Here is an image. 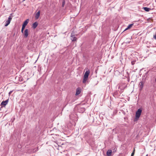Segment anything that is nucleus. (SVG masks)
I'll list each match as a JSON object with an SVG mask.
<instances>
[{"label": "nucleus", "mask_w": 156, "mask_h": 156, "mask_svg": "<svg viewBox=\"0 0 156 156\" xmlns=\"http://www.w3.org/2000/svg\"><path fill=\"white\" fill-rule=\"evenodd\" d=\"M133 25V23H132V24H131L129 25L128 27H127V29H130L132 27V26Z\"/></svg>", "instance_id": "obj_14"}, {"label": "nucleus", "mask_w": 156, "mask_h": 156, "mask_svg": "<svg viewBox=\"0 0 156 156\" xmlns=\"http://www.w3.org/2000/svg\"><path fill=\"white\" fill-rule=\"evenodd\" d=\"M143 9L145 11L147 12H148L151 9L150 8L147 7H143Z\"/></svg>", "instance_id": "obj_13"}, {"label": "nucleus", "mask_w": 156, "mask_h": 156, "mask_svg": "<svg viewBox=\"0 0 156 156\" xmlns=\"http://www.w3.org/2000/svg\"><path fill=\"white\" fill-rule=\"evenodd\" d=\"M12 91H11L9 92V95H10L12 94Z\"/></svg>", "instance_id": "obj_20"}, {"label": "nucleus", "mask_w": 156, "mask_h": 156, "mask_svg": "<svg viewBox=\"0 0 156 156\" xmlns=\"http://www.w3.org/2000/svg\"><path fill=\"white\" fill-rule=\"evenodd\" d=\"M155 81H156V78L155 79Z\"/></svg>", "instance_id": "obj_25"}, {"label": "nucleus", "mask_w": 156, "mask_h": 156, "mask_svg": "<svg viewBox=\"0 0 156 156\" xmlns=\"http://www.w3.org/2000/svg\"><path fill=\"white\" fill-rule=\"evenodd\" d=\"M153 37L156 40V34H155V35H154V37Z\"/></svg>", "instance_id": "obj_21"}, {"label": "nucleus", "mask_w": 156, "mask_h": 156, "mask_svg": "<svg viewBox=\"0 0 156 156\" xmlns=\"http://www.w3.org/2000/svg\"><path fill=\"white\" fill-rule=\"evenodd\" d=\"M12 15V14H10V15ZM12 18L11 16H9V17L8 18V20L5 21V26H7L9 24L12 20Z\"/></svg>", "instance_id": "obj_2"}, {"label": "nucleus", "mask_w": 156, "mask_h": 156, "mask_svg": "<svg viewBox=\"0 0 156 156\" xmlns=\"http://www.w3.org/2000/svg\"><path fill=\"white\" fill-rule=\"evenodd\" d=\"M29 30L27 29H26L23 33V35L25 37H27L28 35Z\"/></svg>", "instance_id": "obj_6"}, {"label": "nucleus", "mask_w": 156, "mask_h": 156, "mask_svg": "<svg viewBox=\"0 0 156 156\" xmlns=\"http://www.w3.org/2000/svg\"><path fill=\"white\" fill-rule=\"evenodd\" d=\"M142 110L141 108H139L136 111V113L135 117L136 119L137 120L140 118Z\"/></svg>", "instance_id": "obj_1"}, {"label": "nucleus", "mask_w": 156, "mask_h": 156, "mask_svg": "<svg viewBox=\"0 0 156 156\" xmlns=\"http://www.w3.org/2000/svg\"><path fill=\"white\" fill-rule=\"evenodd\" d=\"M128 29H127V27L124 30V31H126Z\"/></svg>", "instance_id": "obj_22"}, {"label": "nucleus", "mask_w": 156, "mask_h": 156, "mask_svg": "<svg viewBox=\"0 0 156 156\" xmlns=\"http://www.w3.org/2000/svg\"><path fill=\"white\" fill-rule=\"evenodd\" d=\"M135 62H136V61L135 60L132 61L131 62L132 65H133L134 64Z\"/></svg>", "instance_id": "obj_18"}, {"label": "nucleus", "mask_w": 156, "mask_h": 156, "mask_svg": "<svg viewBox=\"0 0 156 156\" xmlns=\"http://www.w3.org/2000/svg\"><path fill=\"white\" fill-rule=\"evenodd\" d=\"M90 71L89 70L87 71L85 73L84 75V77L88 78L89 75L90 74Z\"/></svg>", "instance_id": "obj_7"}, {"label": "nucleus", "mask_w": 156, "mask_h": 156, "mask_svg": "<svg viewBox=\"0 0 156 156\" xmlns=\"http://www.w3.org/2000/svg\"><path fill=\"white\" fill-rule=\"evenodd\" d=\"M121 133H122V134H124V133H125V132H121Z\"/></svg>", "instance_id": "obj_23"}, {"label": "nucleus", "mask_w": 156, "mask_h": 156, "mask_svg": "<svg viewBox=\"0 0 156 156\" xmlns=\"http://www.w3.org/2000/svg\"><path fill=\"white\" fill-rule=\"evenodd\" d=\"M40 15V11H39L36 13L35 16V18L36 19H38Z\"/></svg>", "instance_id": "obj_12"}, {"label": "nucleus", "mask_w": 156, "mask_h": 156, "mask_svg": "<svg viewBox=\"0 0 156 156\" xmlns=\"http://www.w3.org/2000/svg\"><path fill=\"white\" fill-rule=\"evenodd\" d=\"M112 153V151L111 150H108L107 152L106 155L107 156H110Z\"/></svg>", "instance_id": "obj_9"}, {"label": "nucleus", "mask_w": 156, "mask_h": 156, "mask_svg": "<svg viewBox=\"0 0 156 156\" xmlns=\"http://www.w3.org/2000/svg\"><path fill=\"white\" fill-rule=\"evenodd\" d=\"M38 23L37 22H36L33 24V27L34 29H35L36 28L38 25Z\"/></svg>", "instance_id": "obj_11"}, {"label": "nucleus", "mask_w": 156, "mask_h": 156, "mask_svg": "<svg viewBox=\"0 0 156 156\" xmlns=\"http://www.w3.org/2000/svg\"><path fill=\"white\" fill-rule=\"evenodd\" d=\"M76 35L75 34H73V33H71V40L73 41H76L77 40V38L75 36Z\"/></svg>", "instance_id": "obj_4"}, {"label": "nucleus", "mask_w": 156, "mask_h": 156, "mask_svg": "<svg viewBox=\"0 0 156 156\" xmlns=\"http://www.w3.org/2000/svg\"><path fill=\"white\" fill-rule=\"evenodd\" d=\"M8 101H9V99L6 100H5V101H3L2 102V103L1 104V105L2 107L3 106H5L7 104L8 102Z\"/></svg>", "instance_id": "obj_5"}, {"label": "nucleus", "mask_w": 156, "mask_h": 156, "mask_svg": "<svg viewBox=\"0 0 156 156\" xmlns=\"http://www.w3.org/2000/svg\"><path fill=\"white\" fill-rule=\"evenodd\" d=\"M148 154H147L146 156H148Z\"/></svg>", "instance_id": "obj_24"}, {"label": "nucleus", "mask_w": 156, "mask_h": 156, "mask_svg": "<svg viewBox=\"0 0 156 156\" xmlns=\"http://www.w3.org/2000/svg\"><path fill=\"white\" fill-rule=\"evenodd\" d=\"M29 21V20L28 19H27L25 21H24L23 22L22 25L24 26L25 27H26Z\"/></svg>", "instance_id": "obj_10"}, {"label": "nucleus", "mask_w": 156, "mask_h": 156, "mask_svg": "<svg viewBox=\"0 0 156 156\" xmlns=\"http://www.w3.org/2000/svg\"><path fill=\"white\" fill-rule=\"evenodd\" d=\"M81 92V89L80 87H78L77 88L76 90V95H78Z\"/></svg>", "instance_id": "obj_8"}, {"label": "nucleus", "mask_w": 156, "mask_h": 156, "mask_svg": "<svg viewBox=\"0 0 156 156\" xmlns=\"http://www.w3.org/2000/svg\"><path fill=\"white\" fill-rule=\"evenodd\" d=\"M135 153V150H134L131 154V156H133Z\"/></svg>", "instance_id": "obj_19"}, {"label": "nucleus", "mask_w": 156, "mask_h": 156, "mask_svg": "<svg viewBox=\"0 0 156 156\" xmlns=\"http://www.w3.org/2000/svg\"><path fill=\"white\" fill-rule=\"evenodd\" d=\"M87 79V78H85V77H84L83 79V83H85L86 82Z\"/></svg>", "instance_id": "obj_15"}, {"label": "nucleus", "mask_w": 156, "mask_h": 156, "mask_svg": "<svg viewBox=\"0 0 156 156\" xmlns=\"http://www.w3.org/2000/svg\"><path fill=\"white\" fill-rule=\"evenodd\" d=\"M144 82V81H141L139 84V89L140 90H141L143 88Z\"/></svg>", "instance_id": "obj_3"}, {"label": "nucleus", "mask_w": 156, "mask_h": 156, "mask_svg": "<svg viewBox=\"0 0 156 156\" xmlns=\"http://www.w3.org/2000/svg\"><path fill=\"white\" fill-rule=\"evenodd\" d=\"M26 27L22 25V28L21 29V32L22 33H23V30Z\"/></svg>", "instance_id": "obj_17"}, {"label": "nucleus", "mask_w": 156, "mask_h": 156, "mask_svg": "<svg viewBox=\"0 0 156 156\" xmlns=\"http://www.w3.org/2000/svg\"><path fill=\"white\" fill-rule=\"evenodd\" d=\"M65 4V0H63L62 2V7H64Z\"/></svg>", "instance_id": "obj_16"}]
</instances>
